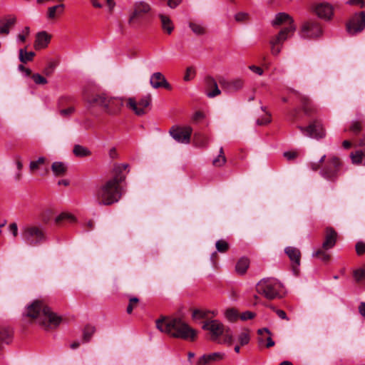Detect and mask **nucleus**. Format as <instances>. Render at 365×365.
<instances>
[{"mask_svg":"<svg viewBox=\"0 0 365 365\" xmlns=\"http://www.w3.org/2000/svg\"><path fill=\"white\" fill-rule=\"evenodd\" d=\"M224 356L225 354L222 352L204 354L198 359L196 365H209L212 363L221 361L223 359Z\"/></svg>","mask_w":365,"mask_h":365,"instance_id":"nucleus-21","label":"nucleus"},{"mask_svg":"<svg viewBox=\"0 0 365 365\" xmlns=\"http://www.w3.org/2000/svg\"><path fill=\"white\" fill-rule=\"evenodd\" d=\"M327 250L322 247L319 248L312 253V257H317L323 262H328L330 259V255L326 252Z\"/></svg>","mask_w":365,"mask_h":365,"instance_id":"nucleus-40","label":"nucleus"},{"mask_svg":"<svg viewBox=\"0 0 365 365\" xmlns=\"http://www.w3.org/2000/svg\"><path fill=\"white\" fill-rule=\"evenodd\" d=\"M299 130L304 135L312 138L322 139L326 136V130L320 120H312L308 126H298Z\"/></svg>","mask_w":365,"mask_h":365,"instance_id":"nucleus-10","label":"nucleus"},{"mask_svg":"<svg viewBox=\"0 0 365 365\" xmlns=\"http://www.w3.org/2000/svg\"><path fill=\"white\" fill-rule=\"evenodd\" d=\"M256 291L266 299L272 300L282 298L284 294V286L276 278L267 277L261 279L256 285Z\"/></svg>","mask_w":365,"mask_h":365,"instance_id":"nucleus-7","label":"nucleus"},{"mask_svg":"<svg viewBox=\"0 0 365 365\" xmlns=\"http://www.w3.org/2000/svg\"><path fill=\"white\" fill-rule=\"evenodd\" d=\"M35 56V53L33 51H26L25 49L21 48L19 50V60L26 63L29 61H31Z\"/></svg>","mask_w":365,"mask_h":365,"instance_id":"nucleus-36","label":"nucleus"},{"mask_svg":"<svg viewBox=\"0 0 365 365\" xmlns=\"http://www.w3.org/2000/svg\"><path fill=\"white\" fill-rule=\"evenodd\" d=\"M210 314L215 317L217 315V312L203 309H194L192 317L194 319H208Z\"/></svg>","mask_w":365,"mask_h":365,"instance_id":"nucleus-32","label":"nucleus"},{"mask_svg":"<svg viewBox=\"0 0 365 365\" xmlns=\"http://www.w3.org/2000/svg\"><path fill=\"white\" fill-rule=\"evenodd\" d=\"M151 103L150 95L142 97L138 101L134 98H129L127 102V106L132 110L136 115H143L146 113L145 108Z\"/></svg>","mask_w":365,"mask_h":365,"instance_id":"nucleus-12","label":"nucleus"},{"mask_svg":"<svg viewBox=\"0 0 365 365\" xmlns=\"http://www.w3.org/2000/svg\"><path fill=\"white\" fill-rule=\"evenodd\" d=\"M31 78L37 85H45L48 83L46 78L39 73H34L31 75Z\"/></svg>","mask_w":365,"mask_h":365,"instance_id":"nucleus-49","label":"nucleus"},{"mask_svg":"<svg viewBox=\"0 0 365 365\" xmlns=\"http://www.w3.org/2000/svg\"><path fill=\"white\" fill-rule=\"evenodd\" d=\"M89 103L91 106H99L109 115H116L121 110L123 106V98L112 97L103 93L93 97Z\"/></svg>","mask_w":365,"mask_h":365,"instance_id":"nucleus-8","label":"nucleus"},{"mask_svg":"<svg viewBox=\"0 0 365 365\" xmlns=\"http://www.w3.org/2000/svg\"><path fill=\"white\" fill-rule=\"evenodd\" d=\"M222 88L227 92H236L240 90L244 86V81L241 78L232 80L222 79L220 81Z\"/></svg>","mask_w":365,"mask_h":365,"instance_id":"nucleus-19","label":"nucleus"},{"mask_svg":"<svg viewBox=\"0 0 365 365\" xmlns=\"http://www.w3.org/2000/svg\"><path fill=\"white\" fill-rule=\"evenodd\" d=\"M202 328L211 334V339L217 343H225L230 345L233 341V335L229 327H225L222 323L216 319L204 322Z\"/></svg>","mask_w":365,"mask_h":365,"instance_id":"nucleus-6","label":"nucleus"},{"mask_svg":"<svg viewBox=\"0 0 365 365\" xmlns=\"http://www.w3.org/2000/svg\"><path fill=\"white\" fill-rule=\"evenodd\" d=\"M192 129L190 126L180 127L173 125L169 130V134L178 143L188 144L190 142Z\"/></svg>","mask_w":365,"mask_h":365,"instance_id":"nucleus-11","label":"nucleus"},{"mask_svg":"<svg viewBox=\"0 0 365 365\" xmlns=\"http://www.w3.org/2000/svg\"><path fill=\"white\" fill-rule=\"evenodd\" d=\"M22 238L30 246H36L47 240L44 227L39 225H28L22 229Z\"/></svg>","mask_w":365,"mask_h":365,"instance_id":"nucleus-9","label":"nucleus"},{"mask_svg":"<svg viewBox=\"0 0 365 365\" xmlns=\"http://www.w3.org/2000/svg\"><path fill=\"white\" fill-rule=\"evenodd\" d=\"M73 152L76 157L81 158L90 156L91 155V152L87 148L80 145H76Z\"/></svg>","mask_w":365,"mask_h":365,"instance_id":"nucleus-35","label":"nucleus"},{"mask_svg":"<svg viewBox=\"0 0 365 365\" xmlns=\"http://www.w3.org/2000/svg\"><path fill=\"white\" fill-rule=\"evenodd\" d=\"M291 92L299 95L302 104V108L307 115H312L317 112V108L313 105L312 101L306 96L300 95L297 91L292 89Z\"/></svg>","mask_w":365,"mask_h":365,"instance_id":"nucleus-20","label":"nucleus"},{"mask_svg":"<svg viewBox=\"0 0 365 365\" xmlns=\"http://www.w3.org/2000/svg\"><path fill=\"white\" fill-rule=\"evenodd\" d=\"M249 68L252 71H253L254 73H256L257 74H258L259 76H262L263 74V70L259 66L252 65V66H250Z\"/></svg>","mask_w":365,"mask_h":365,"instance_id":"nucleus-61","label":"nucleus"},{"mask_svg":"<svg viewBox=\"0 0 365 365\" xmlns=\"http://www.w3.org/2000/svg\"><path fill=\"white\" fill-rule=\"evenodd\" d=\"M9 231L12 233L14 237L18 235V226L16 222L11 223L9 226Z\"/></svg>","mask_w":365,"mask_h":365,"instance_id":"nucleus-58","label":"nucleus"},{"mask_svg":"<svg viewBox=\"0 0 365 365\" xmlns=\"http://www.w3.org/2000/svg\"><path fill=\"white\" fill-rule=\"evenodd\" d=\"M14 160L15 161L18 172L14 175V180L16 182H19L22 178V173L21 170L23 168V163L21 157L19 155H16L14 156Z\"/></svg>","mask_w":365,"mask_h":365,"instance_id":"nucleus-34","label":"nucleus"},{"mask_svg":"<svg viewBox=\"0 0 365 365\" xmlns=\"http://www.w3.org/2000/svg\"><path fill=\"white\" fill-rule=\"evenodd\" d=\"M354 278L357 281H361L365 279V269H361L356 270L354 273Z\"/></svg>","mask_w":365,"mask_h":365,"instance_id":"nucleus-53","label":"nucleus"},{"mask_svg":"<svg viewBox=\"0 0 365 365\" xmlns=\"http://www.w3.org/2000/svg\"><path fill=\"white\" fill-rule=\"evenodd\" d=\"M255 315H256L255 313H254L252 312L246 311V312L242 313L239 317L241 319V320L246 321L248 319H253L255 317Z\"/></svg>","mask_w":365,"mask_h":365,"instance_id":"nucleus-52","label":"nucleus"},{"mask_svg":"<svg viewBox=\"0 0 365 365\" xmlns=\"http://www.w3.org/2000/svg\"><path fill=\"white\" fill-rule=\"evenodd\" d=\"M338 234L331 227H327L325 229L324 240L322 243L324 250H330L333 248L337 240Z\"/></svg>","mask_w":365,"mask_h":365,"instance_id":"nucleus-17","label":"nucleus"},{"mask_svg":"<svg viewBox=\"0 0 365 365\" xmlns=\"http://www.w3.org/2000/svg\"><path fill=\"white\" fill-rule=\"evenodd\" d=\"M195 76V70L193 67H187L185 74L183 77L185 81H190L194 78Z\"/></svg>","mask_w":365,"mask_h":365,"instance_id":"nucleus-50","label":"nucleus"},{"mask_svg":"<svg viewBox=\"0 0 365 365\" xmlns=\"http://www.w3.org/2000/svg\"><path fill=\"white\" fill-rule=\"evenodd\" d=\"M156 327L169 336L193 341L197 332L180 318L163 317L156 320Z\"/></svg>","mask_w":365,"mask_h":365,"instance_id":"nucleus-3","label":"nucleus"},{"mask_svg":"<svg viewBox=\"0 0 365 365\" xmlns=\"http://www.w3.org/2000/svg\"><path fill=\"white\" fill-rule=\"evenodd\" d=\"M364 28L365 11L355 14L346 24V30L351 35L362 31Z\"/></svg>","mask_w":365,"mask_h":365,"instance_id":"nucleus-13","label":"nucleus"},{"mask_svg":"<svg viewBox=\"0 0 365 365\" xmlns=\"http://www.w3.org/2000/svg\"><path fill=\"white\" fill-rule=\"evenodd\" d=\"M215 247L217 252L221 253L226 252L230 248L228 242L225 240H217L215 243Z\"/></svg>","mask_w":365,"mask_h":365,"instance_id":"nucleus-45","label":"nucleus"},{"mask_svg":"<svg viewBox=\"0 0 365 365\" xmlns=\"http://www.w3.org/2000/svg\"><path fill=\"white\" fill-rule=\"evenodd\" d=\"M226 157L224 154L223 148H220L219 155L212 160V165L215 167H222L226 163Z\"/></svg>","mask_w":365,"mask_h":365,"instance_id":"nucleus-37","label":"nucleus"},{"mask_svg":"<svg viewBox=\"0 0 365 365\" xmlns=\"http://www.w3.org/2000/svg\"><path fill=\"white\" fill-rule=\"evenodd\" d=\"M346 4L349 5L359 6V7L363 8L365 6V0H349Z\"/></svg>","mask_w":365,"mask_h":365,"instance_id":"nucleus-56","label":"nucleus"},{"mask_svg":"<svg viewBox=\"0 0 365 365\" xmlns=\"http://www.w3.org/2000/svg\"><path fill=\"white\" fill-rule=\"evenodd\" d=\"M128 167V164H117L113 168V177L101 185L95 193V197L99 205L110 206L118 202L122 195L121 182L125 179L123 171Z\"/></svg>","mask_w":365,"mask_h":365,"instance_id":"nucleus-1","label":"nucleus"},{"mask_svg":"<svg viewBox=\"0 0 365 365\" xmlns=\"http://www.w3.org/2000/svg\"><path fill=\"white\" fill-rule=\"evenodd\" d=\"M65 5L60 4L48 8L46 17L48 20H55L60 17L64 12Z\"/></svg>","mask_w":365,"mask_h":365,"instance_id":"nucleus-28","label":"nucleus"},{"mask_svg":"<svg viewBox=\"0 0 365 365\" xmlns=\"http://www.w3.org/2000/svg\"><path fill=\"white\" fill-rule=\"evenodd\" d=\"M46 158L44 157H39L37 160L31 161L29 163V169L31 173L38 170L40 166L44 164Z\"/></svg>","mask_w":365,"mask_h":365,"instance_id":"nucleus-44","label":"nucleus"},{"mask_svg":"<svg viewBox=\"0 0 365 365\" xmlns=\"http://www.w3.org/2000/svg\"><path fill=\"white\" fill-rule=\"evenodd\" d=\"M75 112V108L73 106H70L65 109L59 110V114L63 118L70 117Z\"/></svg>","mask_w":365,"mask_h":365,"instance_id":"nucleus-51","label":"nucleus"},{"mask_svg":"<svg viewBox=\"0 0 365 365\" xmlns=\"http://www.w3.org/2000/svg\"><path fill=\"white\" fill-rule=\"evenodd\" d=\"M356 252L357 255H361L365 253V243L359 242L356 244Z\"/></svg>","mask_w":365,"mask_h":365,"instance_id":"nucleus-54","label":"nucleus"},{"mask_svg":"<svg viewBox=\"0 0 365 365\" xmlns=\"http://www.w3.org/2000/svg\"><path fill=\"white\" fill-rule=\"evenodd\" d=\"M150 85L154 88L163 87L167 89H170V85L166 81L165 76L160 72L154 73L150 79Z\"/></svg>","mask_w":365,"mask_h":365,"instance_id":"nucleus-23","label":"nucleus"},{"mask_svg":"<svg viewBox=\"0 0 365 365\" xmlns=\"http://www.w3.org/2000/svg\"><path fill=\"white\" fill-rule=\"evenodd\" d=\"M310 167L314 171L319 169V174L323 178L335 182L340 175L342 162L339 158L335 155L327 158V155H324L317 163H312Z\"/></svg>","mask_w":365,"mask_h":365,"instance_id":"nucleus-5","label":"nucleus"},{"mask_svg":"<svg viewBox=\"0 0 365 365\" xmlns=\"http://www.w3.org/2000/svg\"><path fill=\"white\" fill-rule=\"evenodd\" d=\"M16 21V19L14 16H9L0 20V35L6 36L9 34L10 29L13 27Z\"/></svg>","mask_w":365,"mask_h":365,"instance_id":"nucleus-27","label":"nucleus"},{"mask_svg":"<svg viewBox=\"0 0 365 365\" xmlns=\"http://www.w3.org/2000/svg\"><path fill=\"white\" fill-rule=\"evenodd\" d=\"M301 32L303 37L314 38L319 36L322 30L318 22L309 21L303 24Z\"/></svg>","mask_w":365,"mask_h":365,"instance_id":"nucleus-14","label":"nucleus"},{"mask_svg":"<svg viewBox=\"0 0 365 365\" xmlns=\"http://www.w3.org/2000/svg\"><path fill=\"white\" fill-rule=\"evenodd\" d=\"M18 69L20 71L24 72L26 76H29L31 75V70L30 68L24 67L21 64L19 66Z\"/></svg>","mask_w":365,"mask_h":365,"instance_id":"nucleus-63","label":"nucleus"},{"mask_svg":"<svg viewBox=\"0 0 365 365\" xmlns=\"http://www.w3.org/2000/svg\"><path fill=\"white\" fill-rule=\"evenodd\" d=\"M351 163L356 165H365V149L357 150L350 153Z\"/></svg>","mask_w":365,"mask_h":365,"instance_id":"nucleus-29","label":"nucleus"},{"mask_svg":"<svg viewBox=\"0 0 365 365\" xmlns=\"http://www.w3.org/2000/svg\"><path fill=\"white\" fill-rule=\"evenodd\" d=\"M285 253L289 257L294 274L298 275L299 272V266L301 261V252L299 249L294 247H287L284 250Z\"/></svg>","mask_w":365,"mask_h":365,"instance_id":"nucleus-15","label":"nucleus"},{"mask_svg":"<svg viewBox=\"0 0 365 365\" xmlns=\"http://www.w3.org/2000/svg\"><path fill=\"white\" fill-rule=\"evenodd\" d=\"M206 86V94L209 98H214L221 93L220 90L218 88L217 81L210 76L207 77L205 79Z\"/></svg>","mask_w":365,"mask_h":365,"instance_id":"nucleus-24","label":"nucleus"},{"mask_svg":"<svg viewBox=\"0 0 365 365\" xmlns=\"http://www.w3.org/2000/svg\"><path fill=\"white\" fill-rule=\"evenodd\" d=\"M51 38V36L46 31H43L38 32L36 36V40L34 42L35 49L40 50L46 48L50 43Z\"/></svg>","mask_w":365,"mask_h":365,"instance_id":"nucleus-25","label":"nucleus"},{"mask_svg":"<svg viewBox=\"0 0 365 365\" xmlns=\"http://www.w3.org/2000/svg\"><path fill=\"white\" fill-rule=\"evenodd\" d=\"M182 0H167V5L172 9L177 8L181 3Z\"/></svg>","mask_w":365,"mask_h":365,"instance_id":"nucleus-55","label":"nucleus"},{"mask_svg":"<svg viewBox=\"0 0 365 365\" xmlns=\"http://www.w3.org/2000/svg\"><path fill=\"white\" fill-rule=\"evenodd\" d=\"M225 314V317L230 322H235L240 317L237 310L234 308L227 309Z\"/></svg>","mask_w":365,"mask_h":365,"instance_id":"nucleus-43","label":"nucleus"},{"mask_svg":"<svg viewBox=\"0 0 365 365\" xmlns=\"http://www.w3.org/2000/svg\"><path fill=\"white\" fill-rule=\"evenodd\" d=\"M349 130L356 135H359L362 130V122L357 120H352L349 127Z\"/></svg>","mask_w":365,"mask_h":365,"instance_id":"nucleus-41","label":"nucleus"},{"mask_svg":"<svg viewBox=\"0 0 365 365\" xmlns=\"http://www.w3.org/2000/svg\"><path fill=\"white\" fill-rule=\"evenodd\" d=\"M238 340L241 346L247 345L250 340V336L248 330L242 331L238 336Z\"/></svg>","mask_w":365,"mask_h":365,"instance_id":"nucleus-48","label":"nucleus"},{"mask_svg":"<svg viewBox=\"0 0 365 365\" xmlns=\"http://www.w3.org/2000/svg\"><path fill=\"white\" fill-rule=\"evenodd\" d=\"M189 27L195 34L198 36L205 34L206 31L205 27L202 24L196 22H190Z\"/></svg>","mask_w":365,"mask_h":365,"instance_id":"nucleus-39","label":"nucleus"},{"mask_svg":"<svg viewBox=\"0 0 365 365\" xmlns=\"http://www.w3.org/2000/svg\"><path fill=\"white\" fill-rule=\"evenodd\" d=\"M359 312L365 318V302H361L359 306Z\"/></svg>","mask_w":365,"mask_h":365,"instance_id":"nucleus-64","label":"nucleus"},{"mask_svg":"<svg viewBox=\"0 0 365 365\" xmlns=\"http://www.w3.org/2000/svg\"><path fill=\"white\" fill-rule=\"evenodd\" d=\"M271 121L270 116L267 115L264 118L262 119H257V124L259 125H263L269 123Z\"/></svg>","mask_w":365,"mask_h":365,"instance_id":"nucleus-59","label":"nucleus"},{"mask_svg":"<svg viewBox=\"0 0 365 365\" xmlns=\"http://www.w3.org/2000/svg\"><path fill=\"white\" fill-rule=\"evenodd\" d=\"M72 101H73V98L71 96H61L58 99V105L60 106H63L65 103H70Z\"/></svg>","mask_w":365,"mask_h":365,"instance_id":"nucleus-57","label":"nucleus"},{"mask_svg":"<svg viewBox=\"0 0 365 365\" xmlns=\"http://www.w3.org/2000/svg\"><path fill=\"white\" fill-rule=\"evenodd\" d=\"M51 170L56 176H63L67 172V166L63 162H54L51 165Z\"/></svg>","mask_w":365,"mask_h":365,"instance_id":"nucleus-31","label":"nucleus"},{"mask_svg":"<svg viewBox=\"0 0 365 365\" xmlns=\"http://www.w3.org/2000/svg\"><path fill=\"white\" fill-rule=\"evenodd\" d=\"M272 25L274 27L282 26L278 34L272 36L269 41L271 53L273 56H278L282 49L284 42L295 32L296 26L292 17L284 12L275 15Z\"/></svg>","mask_w":365,"mask_h":365,"instance_id":"nucleus-2","label":"nucleus"},{"mask_svg":"<svg viewBox=\"0 0 365 365\" xmlns=\"http://www.w3.org/2000/svg\"><path fill=\"white\" fill-rule=\"evenodd\" d=\"M315 14L324 20H329L334 14V9L331 4L328 3H320L314 7Z\"/></svg>","mask_w":365,"mask_h":365,"instance_id":"nucleus-16","label":"nucleus"},{"mask_svg":"<svg viewBox=\"0 0 365 365\" xmlns=\"http://www.w3.org/2000/svg\"><path fill=\"white\" fill-rule=\"evenodd\" d=\"M74 220V217L67 212H62L56 217V222L59 224L64 221L72 222Z\"/></svg>","mask_w":365,"mask_h":365,"instance_id":"nucleus-46","label":"nucleus"},{"mask_svg":"<svg viewBox=\"0 0 365 365\" xmlns=\"http://www.w3.org/2000/svg\"><path fill=\"white\" fill-rule=\"evenodd\" d=\"M259 346L264 345L266 348L274 346L275 343L272 339V333L267 328H262L257 330Z\"/></svg>","mask_w":365,"mask_h":365,"instance_id":"nucleus-18","label":"nucleus"},{"mask_svg":"<svg viewBox=\"0 0 365 365\" xmlns=\"http://www.w3.org/2000/svg\"><path fill=\"white\" fill-rule=\"evenodd\" d=\"M275 312L280 319L289 321V318L287 317V314L282 309H277L275 310Z\"/></svg>","mask_w":365,"mask_h":365,"instance_id":"nucleus-62","label":"nucleus"},{"mask_svg":"<svg viewBox=\"0 0 365 365\" xmlns=\"http://www.w3.org/2000/svg\"><path fill=\"white\" fill-rule=\"evenodd\" d=\"M250 265V261L246 257H242L238 260L235 266V270L239 274H244Z\"/></svg>","mask_w":365,"mask_h":365,"instance_id":"nucleus-33","label":"nucleus"},{"mask_svg":"<svg viewBox=\"0 0 365 365\" xmlns=\"http://www.w3.org/2000/svg\"><path fill=\"white\" fill-rule=\"evenodd\" d=\"M158 16L160 19L163 29L168 34H170L174 29V26L170 17L162 14H160Z\"/></svg>","mask_w":365,"mask_h":365,"instance_id":"nucleus-30","label":"nucleus"},{"mask_svg":"<svg viewBox=\"0 0 365 365\" xmlns=\"http://www.w3.org/2000/svg\"><path fill=\"white\" fill-rule=\"evenodd\" d=\"M271 121L270 116L267 115L264 118L262 119H257V124L259 125H263L269 123Z\"/></svg>","mask_w":365,"mask_h":365,"instance_id":"nucleus-60","label":"nucleus"},{"mask_svg":"<svg viewBox=\"0 0 365 365\" xmlns=\"http://www.w3.org/2000/svg\"><path fill=\"white\" fill-rule=\"evenodd\" d=\"M96 331V329L93 326L86 325L83 329V338L85 342L90 341L91 336Z\"/></svg>","mask_w":365,"mask_h":365,"instance_id":"nucleus-42","label":"nucleus"},{"mask_svg":"<svg viewBox=\"0 0 365 365\" xmlns=\"http://www.w3.org/2000/svg\"><path fill=\"white\" fill-rule=\"evenodd\" d=\"M14 331L11 328L5 326H0V349L4 345L9 344L12 341Z\"/></svg>","mask_w":365,"mask_h":365,"instance_id":"nucleus-26","label":"nucleus"},{"mask_svg":"<svg viewBox=\"0 0 365 365\" xmlns=\"http://www.w3.org/2000/svg\"><path fill=\"white\" fill-rule=\"evenodd\" d=\"M193 141L196 146L201 148L207 146L209 143L207 137L202 134H195Z\"/></svg>","mask_w":365,"mask_h":365,"instance_id":"nucleus-38","label":"nucleus"},{"mask_svg":"<svg viewBox=\"0 0 365 365\" xmlns=\"http://www.w3.org/2000/svg\"><path fill=\"white\" fill-rule=\"evenodd\" d=\"M26 315L36 321L44 329L56 328L62 321L41 300H36L26 308Z\"/></svg>","mask_w":365,"mask_h":365,"instance_id":"nucleus-4","label":"nucleus"},{"mask_svg":"<svg viewBox=\"0 0 365 365\" xmlns=\"http://www.w3.org/2000/svg\"><path fill=\"white\" fill-rule=\"evenodd\" d=\"M139 304V299L135 297H130L129 298V303L126 309L128 314H130L133 310L138 307Z\"/></svg>","mask_w":365,"mask_h":365,"instance_id":"nucleus-47","label":"nucleus"},{"mask_svg":"<svg viewBox=\"0 0 365 365\" xmlns=\"http://www.w3.org/2000/svg\"><path fill=\"white\" fill-rule=\"evenodd\" d=\"M150 11V6L148 3L145 1H140L136 3L135 5L134 11L131 16L130 17L129 22H134L137 18L148 13Z\"/></svg>","mask_w":365,"mask_h":365,"instance_id":"nucleus-22","label":"nucleus"}]
</instances>
